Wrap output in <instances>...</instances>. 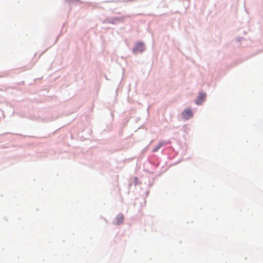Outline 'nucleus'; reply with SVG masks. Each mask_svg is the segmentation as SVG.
I'll list each match as a JSON object with an SVG mask.
<instances>
[{"instance_id": "f257e3e1", "label": "nucleus", "mask_w": 263, "mask_h": 263, "mask_svg": "<svg viewBox=\"0 0 263 263\" xmlns=\"http://www.w3.org/2000/svg\"><path fill=\"white\" fill-rule=\"evenodd\" d=\"M182 116L184 119L187 120L193 116V113L190 109H186L182 112Z\"/></svg>"}, {"instance_id": "f03ea898", "label": "nucleus", "mask_w": 263, "mask_h": 263, "mask_svg": "<svg viewBox=\"0 0 263 263\" xmlns=\"http://www.w3.org/2000/svg\"><path fill=\"white\" fill-rule=\"evenodd\" d=\"M124 221V216L121 214H118L114 220V224L119 225L123 223Z\"/></svg>"}, {"instance_id": "7ed1b4c3", "label": "nucleus", "mask_w": 263, "mask_h": 263, "mask_svg": "<svg viewBox=\"0 0 263 263\" xmlns=\"http://www.w3.org/2000/svg\"><path fill=\"white\" fill-rule=\"evenodd\" d=\"M206 97L205 93H200L198 97V99L196 100V103L198 105H200L204 101Z\"/></svg>"}, {"instance_id": "20e7f679", "label": "nucleus", "mask_w": 263, "mask_h": 263, "mask_svg": "<svg viewBox=\"0 0 263 263\" xmlns=\"http://www.w3.org/2000/svg\"><path fill=\"white\" fill-rule=\"evenodd\" d=\"M144 50V45L142 43H138L134 49V52L135 53L141 52Z\"/></svg>"}, {"instance_id": "39448f33", "label": "nucleus", "mask_w": 263, "mask_h": 263, "mask_svg": "<svg viewBox=\"0 0 263 263\" xmlns=\"http://www.w3.org/2000/svg\"><path fill=\"white\" fill-rule=\"evenodd\" d=\"M164 144L163 142H161L159 143L158 145L154 148L153 152H155L157 151L162 145Z\"/></svg>"}]
</instances>
